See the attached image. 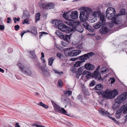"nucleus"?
Returning a JSON list of instances; mask_svg holds the SVG:
<instances>
[{
  "label": "nucleus",
  "mask_w": 127,
  "mask_h": 127,
  "mask_svg": "<svg viewBox=\"0 0 127 127\" xmlns=\"http://www.w3.org/2000/svg\"><path fill=\"white\" fill-rule=\"evenodd\" d=\"M116 12L114 8L112 7H109L106 10V17L108 19L112 20L113 23L117 24V18H118V15L115 16Z\"/></svg>",
  "instance_id": "nucleus-1"
},
{
  "label": "nucleus",
  "mask_w": 127,
  "mask_h": 127,
  "mask_svg": "<svg viewBox=\"0 0 127 127\" xmlns=\"http://www.w3.org/2000/svg\"><path fill=\"white\" fill-rule=\"evenodd\" d=\"M118 93V91L115 89L112 90H106L103 91L102 97L106 99H112L115 97Z\"/></svg>",
  "instance_id": "nucleus-2"
},
{
  "label": "nucleus",
  "mask_w": 127,
  "mask_h": 127,
  "mask_svg": "<svg viewBox=\"0 0 127 127\" xmlns=\"http://www.w3.org/2000/svg\"><path fill=\"white\" fill-rule=\"evenodd\" d=\"M52 23L55 24L56 26H58V29L60 30L65 32L66 33H69L73 31V29L68 27L63 23L59 24L56 20H53Z\"/></svg>",
  "instance_id": "nucleus-3"
},
{
  "label": "nucleus",
  "mask_w": 127,
  "mask_h": 127,
  "mask_svg": "<svg viewBox=\"0 0 127 127\" xmlns=\"http://www.w3.org/2000/svg\"><path fill=\"white\" fill-rule=\"evenodd\" d=\"M94 55L93 52H90L84 54L79 57V59L81 61L77 62L74 65V67H78L81 65L82 63L85 61L84 60L89 59L90 57H92Z\"/></svg>",
  "instance_id": "nucleus-4"
},
{
  "label": "nucleus",
  "mask_w": 127,
  "mask_h": 127,
  "mask_svg": "<svg viewBox=\"0 0 127 127\" xmlns=\"http://www.w3.org/2000/svg\"><path fill=\"white\" fill-rule=\"evenodd\" d=\"M127 98V93L126 92L123 93V94L119 96L114 100L115 102L113 105V108H117L119 107L118 104L124 101Z\"/></svg>",
  "instance_id": "nucleus-5"
},
{
  "label": "nucleus",
  "mask_w": 127,
  "mask_h": 127,
  "mask_svg": "<svg viewBox=\"0 0 127 127\" xmlns=\"http://www.w3.org/2000/svg\"><path fill=\"white\" fill-rule=\"evenodd\" d=\"M17 65L21 71L25 75L29 76L32 74V71L31 69L29 67L26 66H24L21 63H18Z\"/></svg>",
  "instance_id": "nucleus-6"
},
{
  "label": "nucleus",
  "mask_w": 127,
  "mask_h": 127,
  "mask_svg": "<svg viewBox=\"0 0 127 127\" xmlns=\"http://www.w3.org/2000/svg\"><path fill=\"white\" fill-rule=\"evenodd\" d=\"M39 5L40 7L43 9H53L55 6L54 3H39Z\"/></svg>",
  "instance_id": "nucleus-7"
},
{
  "label": "nucleus",
  "mask_w": 127,
  "mask_h": 127,
  "mask_svg": "<svg viewBox=\"0 0 127 127\" xmlns=\"http://www.w3.org/2000/svg\"><path fill=\"white\" fill-rule=\"evenodd\" d=\"M41 73L42 75L44 77L48 78L51 75L49 70L44 67H42L41 69Z\"/></svg>",
  "instance_id": "nucleus-8"
},
{
  "label": "nucleus",
  "mask_w": 127,
  "mask_h": 127,
  "mask_svg": "<svg viewBox=\"0 0 127 127\" xmlns=\"http://www.w3.org/2000/svg\"><path fill=\"white\" fill-rule=\"evenodd\" d=\"M53 107L54 109L59 113L64 114H66V112L64 108H61L60 106L55 103L53 104Z\"/></svg>",
  "instance_id": "nucleus-9"
},
{
  "label": "nucleus",
  "mask_w": 127,
  "mask_h": 127,
  "mask_svg": "<svg viewBox=\"0 0 127 127\" xmlns=\"http://www.w3.org/2000/svg\"><path fill=\"white\" fill-rule=\"evenodd\" d=\"M91 77L94 78L96 80H101L102 78L100 73L99 72L94 71V72L92 73Z\"/></svg>",
  "instance_id": "nucleus-10"
},
{
  "label": "nucleus",
  "mask_w": 127,
  "mask_h": 127,
  "mask_svg": "<svg viewBox=\"0 0 127 127\" xmlns=\"http://www.w3.org/2000/svg\"><path fill=\"white\" fill-rule=\"evenodd\" d=\"M28 32H31L35 35L37 34L36 28V27H34L32 28V30L31 31H30L29 30H28L27 31H23L21 33V37H22L24 34Z\"/></svg>",
  "instance_id": "nucleus-11"
},
{
  "label": "nucleus",
  "mask_w": 127,
  "mask_h": 127,
  "mask_svg": "<svg viewBox=\"0 0 127 127\" xmlns=\"http://www.w3.org/2000/svg\"><path fill=\"white\" fill-rule=\"evenodd\" d=\"M81 52L80 50H74L68 53V56L72 57L75 56L79 55Z\"/></svg>",
  "instance_id": "nucleus-12"
},
{
  "label": "nucleus",
  "mask_w": 127,
  "mask_h": 127,
  "mask_svg": "<svg viewBox=\"0 0 127 127\" xmlns=\"http://www.w3.org/2000/svg\"><path fill=\"white\" fill-rule=\"evenodd\" d=\"M79 17L80 20L83 22H85L87 19V16L84 11L80 12Z\"/></svg>",
  "instance_id": "nucleus-13"
},
{
  "label": "nucleus",
  "mask_w": 127,
  "mask_h": 127,
  "mask_svg": "<svg viewBox=\"0 0 127 127\" xmlns=\"http://www.w3.org/2000/svg\"><path fill=\"white\" fill-rule=\"evenodd\" d=\"M84 66L87 70H93L95 68V66L90 63L85 64Z\"/></svg>",
  "instance_id": "nucleus-14"
},
{
  "label": "nucleus",
  "mask_w": 127,
  "mask_h": 127,
  "mask_svg": "<svg viewBox=\"0 0 127 127\" xmlns=\"http://www.w3.org/2000/svg\"><path fill=\"white\" fill-rule=\"evenodd\" d=\"M78 12L77 11H73L70 15V17L72 19H77L78 16Z\"/></svg>",
  "instance_id": "nucleus-15"
},
{
  "label": "nucleus",
  "mask_w": 127,
  "mask_h": 127,
  "mask_svg": "<svg viewBox=\"0 0 127 127\" xmlns=\"http://www.w3.org/2000/svg\"><path fill=\"white\" fill-rule=\"evenodd\" d=\"M74 29L81 33L84 30V29L83 27L80 25L77 24L73 29Z\"/></svg>",
  "instance_id": "nucleus-16"
},
{
  "label": "nucleus",
  "mask_w": 127,
  "mask_h": 127,
  "mask_svg": "<svg viewBox=\"0 0 127 127\" xmlns=\"http://www.w3.org/2000/svg\"><path fill=\"white\" fill-rule=\"evenodd\" d=\"M108 30L106 27H102L99 30V32L102 34H105L108 33Z\"/></svg>",
  "instance_id": "nucleus-17"
},
{
  "label": "nucleus",
  "mask_w": 127,
  "mask_h": 127,
  "mask_svg": "<svg viewBox=\"0 0 127 127\" xmlns=\"http://www.w3.org/2000/svg\"><path fill=\"white\" fill-rule=\"evenodd\" d=\"M69 34H66L65 35H63V39L66 41H67L68 40V39L70 40L71 37V35H72V33H71Z\"/></svg>",
  "instance_id": "nucleus-18"
},
{
  "label": "nucleus",
  "mask_w": 127,
  "mask_h": 127,
  "mask_svg": "<svg viewBox=\"0 0 127 127\" xmlns=\"http://www.w3.org/2000/svg\"><path fill=\"white\" fill-rule=\"evenodd\" d=\"M69 25L71 26L72 29H73H73L75 27V26L77 25L76 22L72 20H70L69 21Z\"/></svg>",
  "instance_id": "nucleus-19"
},
{
  "label": "nucleus",
  "mask_w": 127,
  "mask_h": 127,
  "mask_svg": "<svg viewBox=\"0 0 127 127\" xmlns=\"http://www.w3.org/2000/svg\"><path fill=\"white\" fill-rule=\"evenodd\" d=\"M23 16L24 17H27L26 19L28 20L30 18V15L29 12L27 10L24 11Z\"/></svg>",
  "instance_id": "nucleus-20"
},
{
  "label": "nucleus",
  "mask_w": 127,
  "mask_h": 127,
  "mask_svg": "<svg viewBox=\"0 0 127 127\" xmlns=\"http://www.w3.org/2000/svg\"><path fill=\"white\" fill-rule=\"evenodd\" d=\"M124 108H123V105L119 109L117 110L116 113V117L118 116L119 115L121 114L123 111L124 112Z\"/></svg>",
  "instance_id": "nucleus-21"
},
{
  "label": "nucleus",
  "mask_w": 127,
  "mask_h": 127,
  "mask_svg": "<svg viewBox=\"0 0 127 127\" xmlns=\"http://www.w3.org/2000/svg\"><path fill=\"white\" fill-rule=\"evenodd\" d=\"M101 26V23L100 21H98L95 23L93 25V27L95 29H97L100 28Z\"/></svg>",
  "instance_id": "nucleus-22"
},
{
  "label": "nucleus",
  "mask_w": 127,
  "mask_h": 127,
  "mask_svg": "<svg viewBox=\"0 0 127 127\" xmlns=\"http://www.w3.org/2000/svg\"><path fill=\"white\" fill-rule=\"evenodd\" d=\"M55 59V58L53 57L49 58L48 60V65L50 66H51L53 61Z\"/></svg>",
  "instance_id": "nucleus-23"
},
{
  "label": "nucleus",
  "mask_w": 127,
  "mask_h": 127,
  "mask_svg": "<svg viewBox=\"0 0 127 127\" xmlns=\"http://www.w3.org/2000/svg\"><path fill=\"white\" fill-rule=\"evenodd\" d=\"M100 20L101 21V24L102 25H104L105 23V18L104 16L103 15H101L100 16Z\"/></svg>",
  "instance_id": "nucleus-24"
},
{
  "label": "nucleus",
  "mask_w": 127,
  "mask_h": 127,
  "mask_svg": "<svg viewBox=\"0 0 127 127\" xmlns=\"http://www.w3.org/2000/svg\"><path fill=\"white\" fill-rule=\"evenodd\" d=\"M103 88L102 86L100 84H98L95 87V90H101Z\"/></svg>",
  "instance_id": "nucleus-25"
},
{
  "label": "nucleus",
  "mask_w": 127,
  "mask_h": 127,
  "mask_svg": "<svg viewBox=\"0 0 127 127\" xmlns=\"http://www.w3.org/2000/svg\"><path fill=\"white\" fill-rule=\"evenodd\" d=\"M101 14V12L98 10L95 11L93 13V16L95 17L97 16H100Z\"/></svg>",
  "instance_id": "nucleus-26"
},
{
  "label": "nucleus",
  "mask_w": 127,
  "mask_h": 127,
  "mask_svg": "<svg viewBox=\"0 0 127 127\" xmlns=\"http://www.w3.org/2000/svg\"><path fill=\"white\" fill-rule=\"evenodd\" d=\"M40 13L38 12L36 14L35 16V22L37 23V21H38L40 19Z\"/></svg>",
  "instance_id": "nucleus-27"
},
{
  "label": "nucleus",
  "mask_w": 127,
  "mask_h": 127,
  "mask_svg": "<svg viewBox=\"0 0 127 127\" xmlns=\"http://www.w3.org/2000/svg\"><path fill=\"white\" fill-rule=\"evenodd\" d=\"M38 104V105L41 106L43 107H44V108H47L49 107V106L48 105H46L45 104H43L42 102H39Z\"/></svg>",
  "instance_id": "nucleus-28"
},
{
  "label": "nucleus",
  "mask_w": 127,
  "mask_h": 127,
  "mask_svg": "<svg viewBox=\"0 0 127 127\" xmlns=\"http://www.w3.org/2000/svg\"><path fill=\"white\" fill-rule=\"evenodd\" d=\"M56 56L60 59H63V55L61 53H57L56 54Z\"/></svg>",
  "instance_id": "nucleus-29"
},
{
  "label": "nucleus",
  "mask_w": 127,
  "mask_h": 127,
  "mask_svg": "<svg viewBox=\"0 0 127 127\" xmlns=\"http://www.w3.org/2000/svg\"><path fill=\"white\" fill-rule=\"evenodd\" d=\"M29 53L32 56V59H34L36 57L35 51H30V52Z\"/></svg>",
  "instance_id": "nucleus-30"
},
{
  "label": "nucleus",
  "mask_w": 127,
  "mask_h": 127,
  "mask_svg": "<svg viewBox=\"0 0 127 127\" xmlns=\"http://www.w3.org/2000/svg\"><path fill=\"white\" fill-rule=\"evenodd\" d=\"M83 25L85 29L87 30L89 28V27H90L88 24L87 23H84L83 24Z\"/></svg>",
  "instance_id": "nucleus-31"
},
{
  "label": "nucleus",
  "mask_w": 127,
  "mask_h": 127,
  "mask_svg": "<svg viewBox=\"0 0 127 127\" xmlns=\"http://www.w3.org/2000/svg\"><path fill=\"white\" fill-rule=\"evenodd\" d=\"M126 13V10L125 9L123 8L121 9L120 11V15H124Z\"/></svg>",
  "instance_id": "nucleus-32"
},
{
  "label": "nucleus",
  "mask_w": 127,
  "mask_h": 127,
  "mask_svg": "<svg viewBox=\"0 0 127 127\" xmlns=\"http://www.w3.org/2000/svg\"><path fill=\"white\" fill-rule=\"evenodd\" d=\"M101 70V73H102L103 74L104 73V74H105V72H106L107 70V68L105 67H103L102 68Z\"/></svg>",
  "instance_id": "nucleus-33"
},
{
  "label": "nucleus",
  "mask_w": 127,
  "mask_h": 127,
  "mask_svg": "<svg viewBox=\"0 0 127 127\" xmlns=\"http://www.w3.org/2000/svg\"><path fill=\"white\" fill-rule=\"evenodd\" d=\"M64 93L65 94H67L68 95H70L72 94V92L70 90L68 91H65L64 92Z\"/></svg>",
  "instance_id": "nucleus-34"
},
{
  "label": "nucleus",
  "mask_w": 127,
  "mask_h": 127,
  "mask_svg": "<svg viewBox=\"0 0 127 127\" xmlns=\"http://www.w3.org/2000/svg\"><path fill=\"white\" fill-rule=\"evenodd\" d=\"M84 67H81L79 68L77 71L78 72L82 74V72L84 70Z\"/></svg>",
  "instance_id": "nucleus-35"
},
{
  "label": "nucleus",
  "mask_w": 127,
  "mask_h": 127,
  "mask_svg": "<svg viewBox=\"0 0 127 127\" xmlns=\"http://www.w3.org/2000/svg\"><path fill=\"white\" fill-rule=\"evenodd\" d=\"M108 117H109L110 119L113 120L115 124H118V122L114 118L112 117H110L109 116H108Z\"/></svg>",
  "instance_id": "nucleus-36"
},
{
  "label": "nucleus",
  "mask_w": 127,
  "mask_h": 127,
  "mask_svg": "<svg viewBox=\"0 0 127 127\" xmlns=\"http://www.w3.org/2000/svg\"><path fill=\"white\" fill-rule=\"evenodd\" d=\"M63 83L61 79H59L58 80V85L60 87H61L62 86V84Z\"/></svg>",
  "instance_id": "nucleus-37"
},
{
  "label": "nucleus",
  "mask_w": 127,
  "mask_h": 127,
  "mask_svg": "<svg viewBox=\"0 0 127 127\" xmlns=\"http://www.w3.org/2000/svg\"><path fill=\"white\" fill-rule=\"evenodd\" d=\"M55 34L59 36H61L63 35L62 33L60 32L59 31H57L56 32H55Z\"/></svg>",
  "instance_id": "nucleus-38"
},
{
  "label": "nucleus",
  "mask_w": 127,
  "mask_h": 127,
  "mask_svg": "<svg viewBox=\"0 0 127 127\" xmlns=\"http://www.w3.org/2000/svg\"><path fill=\"white\" fill-rule=\"evenodd\" d=\"M123 108H124V113H127V105L126 106L125 105H123Z\"/></svg>",
  "instance_id": "nucleus-39"
},
{
  "label": "nucleus",
  "mask_w": 127,
  "mask_h": 127,
  "mask_svg": "<svg viewBox=\"0 0 127 127\" xmlns=\"http://www.w3.org/2000/svg\"><path fill=\"white\" fill-rule=\"evenodd\" d=\"M99 112L103 115H105V112L104 110L103 109H99L98 110Z\"/></svg>",
  "instance_id": "nucleus-40"
},
{
  "label": "nucleus",
  "mask_w": 127,
  "mask_h": 127,
  "mask_svg": "<svg viewBox=\"0 0 127 127\" xmlns=\"http://www.w3.org/2000/svg\"><path fill=\"white\" fill-rule=\"evenodd\" d=\"M35 64L36 67L39 68H41V67H42V66H41L40 63L39 62H36Z\"/></svg>",
  "instance_id": "nucleus-41"
},
{
  "label": "nucleus",
  "mask_w": 127,
  "mask_h": 127,
  "mask_svg": "<svg viewBox=\"0 0 127 127\" xmlns=\"http://www.w3.org/2000/svg\"><path fill=\"white\" fill-rule=\"evenodd\" d=\"M88 73L86 74V76L87 79L90 76L91 77L92 73H91L89 71H88Z\"/></svg>",
  "instance_id": "nucleus-42"
},
{
  "label": "nucleus",
  "mask_w": 127,
  "mask_h": 127,
  "mask_svg": "<svg viewBox=\"0 0 127 127\" xmlns=\"http://www.w3.org/2000/svg\"><path fill=\"white\" fill-rule=\"evenodd\" d=\"M77 99L80 101L82 102V95H79L77 96Z\"/></svg>",
  "instance_id": "nucleus-43"
},
{
  "label": "nucleus",
  "mask_w": 127,
  "mask_h": 127,
  "mask_svg": "<svg viewBox=\"0 0 127 127\" xmlns=\"http://www.w3.org/2000/svg\"><path fill=\"white\" fill-rule=\"evenodd\" d=\"M68 13V12H66L65 13H64L63 14V17L64 18L66 19H67V16Z\"/></svg>",
  "instance_id": "nucleus-44"
},
{
  "label": "nucleus",
  "mask_w": 127,
  "mask_h": 127,
  "mask_svg": "<svg viewBox=\"0 0 127 127\" xmlns=\"http://www.w3.org/2000/svg\"><path fill=\"white\" fill-rule=\"evenodd\" d=\"M89 28L87 30H88L90 32H93L94 31V30L90 26L89 27Z\"/></svg>",
  "instance_id": "nucleus-45"
},
{
  "label": "nucleus",
  "mask_w": 127,
  "mask_h": 127,
  "mask_svg": "<svg viewBox=\"0 0 127 127\" xmlns=\"http://www.w3.org/2000/svg\"><path fill=\"white\" fill-rule=\"evenodd\" d=\"M15 30L16 31H17L20 28V26L18 25H16L14 26Z\"/></svg>",
  "instance_id": "nucleus-46"
},
{
  "label": "nucleus",
  "mask_w": 127,
  "mask_h": 127,
  "mask_svg": "<svg viewBox=\"0 0 127 127\" xmlns=\"http://www.w3.org/2000/svg\"><path fill=\"white\" fill-rule=\"evenodd\" d=\"M41 34L39 35V38H40L44 34H48V33L44 32H40Z\"/></svg>",
  "instance_id": "nucleus-47"
},
{
  "label": "nucleus",
  "mask_w": 127,
  "mask_h": 127,
  "mask_svg": "<svg viewBox=\"0 0 127 127\" xmlns=\"http://www.w3.org/2000/svg\"><path fill=\"white\" fill-rule=\"evenodd\" d=\"M53 71H54L55 73L56 74H60V73H63V72L62 71L59 72L57 71V70L55 69H54Z\"/></svg>",
  "instance_id": "nucleus-48"
},
{
  "label": "nucleus",
  "mask_w": 127,
  "mask_h": 127,
  "mask_svg": "<svg viewBox=\"0 0 127 127\" xmlns=\"http://www.w3.org/2000/svg\"><path fill=\"white\" fill-rule=\"evenodd\" d=\"M70 70L73 73H74L76 72V69L75 67H72L71 68Z\"/></svg>",
  "instance_id": "nucleus-49"
},
{
  "label": "nucleus",
  "mask_w": 127,
  "mask_h": 127,
  "mask_svg": "<svg viewBox=\"0 0 127 127\" xmlns=\"http://www.w3.org/2000/svg\"><path fill=\"white\" fill-rule=\"evenodd\" d=\"M81 74L80 73H79L77 71H76V77L77 78H79V76L81 75Z\"/></svg>",
  "instance_id": "nucleus-50"
},
{
  "label": "nucleus",
  "mask_w": 127,
  "mask_h": 127,
  "mask_svg": "<svg viewBox=\"0 0 127 127\" xmlns=\"http://www.w3.org/2000/svg\"><path fill=\"white\" fill-rule=\"evenodd\" d=\"M7 22L8 23H10L11 21V18L10 17H8L7 18Z\"/></svg>",
  "instance_id": "nucleus-51"
},
{
  "label": "nucleus",
  "mask_w": 127,
  "mask_h": 127,
  "mask_svg": "<svg viewBox=\"0 0 127 127\" xmlns=\"http://www.w3.org/2000/svg\"><path fill=\"white\" fill-rule=\"evenodd\" d=\"M95 85V83L94 81H93L90 84V85L91 86H94Z\"/></svg>",
  "instance_id": "nucleus-52"
},
{
  "label": "nucleus",
  "mask_w": 127,
  "mask_h": 127,
  "mask_svg": "<svg viewBox=\"0 0 127 127\" xmlns=\"http://www.w3.org/2000/svg\"><path fill=\"white\" fill-rule=\"evenodd\" d=\"M103 91H98L97 92V93L99 95L101 94V96H102V94H103Z\"/></svg>",
  "instance_id": "nucleus-53"
},
{
  "label": "nucleus",
  "mask_w": 127,
  "mask_h": 127,
  "mask_svg": "<svg viewBox=\"0 0 127 127\" xmlns=\"http://www.w3.org/2000/svg\"><path fill=\"white\" fill-rule=\"evenodd\" d=\"M26 20H27L26 19H26H25L24 21L22 22V24H24L25 23H26L27 24H28V23H29V22L28 21H27Z\"/></svg>",
  "instance_id": "nucleus-54"
},
{
  "label": "nucleus",
  "mask_w": 127,
  "mask_h": 127,
  "mask_svg": "<svg viewBox=\"0 0 127 127\" xmlns=\"http://www.w3.org/2000/svg\"><path fill=\"white\" fill-rule=\"evenodd\" d=\"M77 48H78L80 49L83 48V46L82 44H80L77 46Z\"/></svg>",
  "instance_id": "nucleus-55"
},
{
  "label": "nucleus",
  "mask_w": 127,
  "mask_h": 127,
  "mask_svg": "<svg viewBox=\"0 0 127 127\" xmlns=\"http://www.w3.org/2000/svg\"><path fill=\"white\" fill-rule=\"evenodd\" d=\"M4 29V26L2 25H0V30H3Z\"/></svg>",
  "instance_id": "nucleus-56"
},
{
  "label": "nucleus",
  "mask_w": 127,
  "mask_h": 127,
  "mask_svg": "<svg viewBox=\"0 0 127 127\" xmlns=\"http://www.w3.org/2000/svg\"><path fill=\"white\" fill-rule=\"evenodd\" d=\"M88 73V71H87L86 70L84 71L82 73V75H86L87 73Z\"/></svg>",
  "instance_id": "nucleus-57"
},
{
  "label": "nucleus",
  "mask_w": 127,
  "mask_h": 127,
  "mask_svg": "<svg viewBox=\"0 0 127 127\" xmlns=\"http://www.w3.org/2000/svg\"><path fill=\"white\" fill-rule=\"evenodd\" d=\"M8 52L9 53H11L13 52L12 49L11 48H9L8 50Z\"/></svg>",
  "instance_id": "nucleus-58"
},
{
  "label": "nucleus",
  "mask_w": 127,
  "mask_h": 127,
  "mask_svg": "<svg viewBox=\"0 0 127 127\" xmlns=\"http://www.w3.org/2000/svg\"><path fill=\"white\" fill-rule=\"evenodd\" d=\"M110 80L112 79V80L111 81V84H112L115 81V79H114V78H113V79H112V78L111 79V78H110Z\"/></svg>",
  "instance_id": "nucleus-59"
},
{
  "label": "nucleus",
  "mask_w": 127,
  "mask_h": 127,
  "mask_svg": "<svg viewBox=\"0 0 127 127\" xmlns=\"http://www.w3.org/2000/svg\"><path fill=\"white\" fill-rule=\"evenodd\" d=\"M62 45L64 46H66L67 45V44L64 42H62Z\"/></svg>",
  "instance_id": "nucleus-60"
},
{
  "label": "nucleus",
  "mask_w": 127,
  "mask_h": 127,
  "mask_svg": "<svg viewBox=\"0 0 127 127\" xmlns=\"http://www.w3.org/2000/svg\"><path fill=\"white\" fill-rule=\"evenodd\" d=\"M34 125L37 127H45L44 126H42L37 124H34Z\"/></svg>",
  "instance_id": "nucleus-61"
},
{
  "label": "nucleus",
  "mask_w": 127,
  "mask_h": 127,
  "mask_svg": "<svg viewBox=\"0 0 127 127\" xmlns=\"http://www.w3.org/2000/svg\"><path fill=\"white\" fill-rule=\"evenodd\" d=\"M19 124L18 123H17L15 124V125L16 126L15 127H20V126L19 125Z\"/></svg>",
  "instance_id": "nucleus-62"
},
{
  "label": "nucleus",
  "mask_w": 127,
  "mask_h": 127,
  "mask_svg": "<svg viewBox=\"0 0 127 127\" xmlns=\"http://www.w3.org/2000/svg\"><path fill=\"white\" fill-rule=\"evenodd\" d=\"M47 14L46 13H44L43 14V16L44 17H46L47 16Z\"/></svg>",
  "instance_id": "nucleus-63"
},
{
  "label": "nucleus",
  "mask_w": 127,
  "mask_h": 127,
  "mask_svg": "<svg viewBox=\"0 0 127 127\" xmlns=\"http://www.w3.org/2000/svg\"><path fill=\"white\" fill-rule=\"evenodd\" d=\"M100 68V66H98L97 67V68L95 69V71H96V72H98L97 71Z\"/></svg>",
  "instance_id": "nucleus-64"
}]
</instances>
